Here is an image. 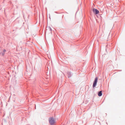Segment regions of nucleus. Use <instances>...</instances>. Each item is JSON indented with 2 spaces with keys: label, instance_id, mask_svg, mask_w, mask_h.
I'll use <instances>...</instances> for the list:
<instances>
[{
  "label": "nucleus",
  "instance_id": "obj_1",
  "mask_svg": "<svg viewBox=\"0 0 125 125\" xmlns=\"http://www.w3.org/2000/svg\"><path fill=\"white\" fill-rule=\"evenodd\" d=\"M49 123L51 125H53L55 123V121L53 118H51L49 119Z\"/></svg>",
  "mask_w": 125,
  "mask_h": 125
},
{
  "label": "nucleus",
  "instance_id": "obj_2",
  "mask_svg": "<svg viewBox=\"0 0 125 125\" xmlns=\"http://www.w3.org/2000/svg\"><path fill=\"white\" fill-rule=\"evenodd\" d=\"M98 80V78L97 77H96L95 78L94 81V82L93 85V87H95L96 85L97 84V81Z\"/></svg>",
  "mask_w": 125,
  "mask_h": 125
},
{
  "label": "nucleus",
  "instance_id": "obj_3",
  "mask_svg": "<svg viewBox=\"0 0 125 125\" xmlns=\"http://www.w3.org/2000/svg\"><path fill=\"white\" fill-rule=\"evenodd\" d=\"M93 11L96 14H98L99 12V11L96 9H94L93 10Z\"/></svg>",
  "mask_w": 125,
  "mask_h": 125
},
{
  "label": "nucleus",
  "instance_id": "obj_4",
  "mask_svg": "<svg viewBox=\"0 0 125 125\" xmlns=\"http://www.w3.org/2000/svg\"><path fill=\"white\" fill-rule=\"evenodd\" d=\"M98 95L99 96H101L102 95V91H100L98 94Z\"/></svg>",
  "mask_w": 125,
  "mask_h": 125
},
{
  "label": "nucleus",
  "instance_id": "obj_5",
  "mask_svg": "<svg viewBox=\"0 0 125 125\" xmlns=\"http://www.w3.org/2000/svg\"><path fill=\"white\" fill-rule=\"evenodd\" d=\"M3 52H6V50L5 49H3Z\"/></svg>",
  "mask_w": 125,
  "mask_h": 125
},
{
  "label": "nucleus",
  "instance_id": "obj_6",
  "mask_svg": "<svg viewBox=\"0 0 125 125\" xmlns=\"http://www.w3.org/2000/svg\"><path fill=\"white\" fill-rule=\"evenodd\" d=\"M3 55H4V54H3Z\"/></svg>",
  "mask_w": 125,
  "mask_h": 125
}]
</instances>
